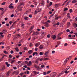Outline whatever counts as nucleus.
<instances>
[{"label":"nucleus","instance_id":"f257e3e1","mask_svg":"<svg viewBox=\"0 0 77 77\" xmlns=\"http://www.w3.org/2000/svg\"><path fill=\"white\" fill-rule=\"evenodd\" d=\"M42 11V9L41 8L37 9L35 11V14H37L39 12H41Z\"/></svg>","mask_w":77,"mask_h":77},{"label":"nucleus","instance_id":"f03ea898","mask_svg":"<svg viewBox=\"0 0 77 77\" xmlns=\"http://www.w3.org/2000/svg\"><path fill=\"white\" fill-rule=\"evenodd\" d=\"M12 3H11L9 6V8L11 9H12L14 8V6H12Z\"/></svg>","mask_w":77,"mask_h":77},{"label":"nucleus","instance_id":"7ed1b4c3","mask_svg":"<svg viewBox=\"0 0 77 77\" xmlns=\"http://www.w3.org/2000/svg\"><path fill=\"white\" fill-rule=\"evenodd\" d=\"M68 60H69V58H67L66 60H65L64 62V65H66V62H68Z\"/></svg>","mask_w":77,"mask_h":77},{"label":"nucleus","instance_id":"20e7f679","mask_svg":"<svg viewBox=\"0 0 77 77\" xmlns=\"http://www.w3.org/2000/svg\"><path fill=\"white\" fill-rule=\"evenodd\" d=\"M34 27V26H31V28L29 29V32H30V34L32 32V30H33V28Z\"/></svg>","mask_w":77,"mask_h":77},{"label":"nucleus","instance_id":"39448f33","mask_svg":"<svg viewBox=\"0 0 77 77\" xmlns=\"http://www.w3.org/2000/svg\"><path fill=\"white\" fill-rule=\"evenodd\" d=\"M56 76V73L54 72L52 73L51 75V77H53Z\"/></svg>","mask_w":77,"mask_h":77},{"label":"nucleus","instance_id":"423d86ee","mask_svg":"<svg viewBox=\"0 0 77 77\" xmlns=\"http://www.w3.org/2000/svg\"><path fill=\"white\" fill-rule=\"evenodd\" d=\"M18 74H19V72H16V71H14L13 72L12 74H15L16 75H18Z\"/></svg>","mask_w":77,"mask_h":77},{"label":"nucleus","instance_id":"0eeeda50","mask_svg":"<svg viewBox=\"0 0 77 77\" xmlns=\"http://www.w3.org/2000/svg\"><path fill=\"white\" fill-rule=\"evenodd\" d=\"M32 64V61H29V63H27V65L28 66H30Z\"/></svg>","mask_w":77,"mask_h":77},{"label":"nucleus","instance_id":"6e6552de","mask_svg":"<svg viewBox=\"0 0 77 77\" xmlns=\"http://www.w3.org/2000/svg\"><path fill=\"white\" fill-rule=\"evenodd\" d=\"M39 58H37L35 61V63H37V64L38 63V61H39Z\"/></svg>","mask_w":77,"mask_h":77},{"label":"nucleus","instance_id":"1a4fd4ad","mask_svg":"<svg viewBox=\"0 0 77 77\" xmlns=\"http://www.w3.org/2000/svg\"><path fill=\"white\" fill-rule=\"evenodd\" d=\"M34 67H35V68H37L38 69H39V66L36 65H35Z\"/></svg>","mask_w":77,"mask_h":77},{"label":"nucleus","instance_id":"9d476101","mask_svg":"<svg viewBox=\"0 0 77 77\" xmlns=\"http://www.w3.org/2000/svg\"><path fill=\"white\" fill-rule=\"evenodd\" d=\"M2 32L4 34H6L7 32V30L6 29H4L2 30Z\"/></svg>","mask_w":77,"mask_h":77},{"label":"nucleus","instance_id":"9b49d317","mask_svg":"<svg viewBox=\"0 0 77 77\" xmlns=\"http://www.w3.org/2000/svg\"><path fill=\"white\" fill-rule=\"evenodd\" d=\"M11 73V71H9L7 73L6 75L7 76H8V75L10 74Z\"/></svg>","mask_w":77,"mask_h":77},{"label":"nucleus","instance_id":"f8f14e48","mask_svg":"<svg viewBox=\"0 0 77 77\" xmlns=\"http://www.w3.org/2000/svg\"><path fill=\"white\" fill-rule=\"evenodd\" d=\"M52 38L53 39H55L56 38V36L55 35H54L52 36Z\"/></svg>","mask_w":77,"mask_h":77},{"label":"nucleus","instance_id":"ddd939ff","mask_svg":"<svg viewBox=\"0 0 77 77\" xmlns=\"http://www.w3.org/2000/svg\"><path fill=\"white\" fill-rule=\"evenodd\" d=\"M3 33L2 32H0V35L1 37H4L5 36V35H3Z\"/></svg>","mask_w":77,"mask_h":77},{"label":"nucleus","instance_id":"4468645a","mask_svg":"<svg viewBox=\"0 0 77 77\" xmlns=\"http://www.w3.org/2000/svg\"><path fill=\"white\" fill-rule=\"evenodd\" d=\"M49 51H48L47 52H45V56H47L48 54V53H49Z\"/></svg>","mask_w":77,"mask_h":77},{"label":"nucleus","instance_id":"2eb2a0df","mask_svg":"<svg viewBox=\"0 0 77 77\" xmlns=\"http://www.w3.org/2000/svg\"><path fill=\"white\" fill-rule=\"evenodd\" d=\"M71 2V0H69L68 2H67L66 5V6H68V5H69V3H70Z\"/></svg>","mask_w":77,"mask_h":77},{"label":"nucleus","instance_id":"dca6fc26","mask_svg":"<svg viewBox=\"0 0 77 77\" xmlns=\"http://www.w3.org/2000/svg\"><path fill=\"white\" fill-rule=\"evenodd\" d=\"M63 74V73H61L59 74H58V75L57 76V77H60L61 75H62Z\"/></svg>","mask_w":77,"mask_h":77},{"label":"nucleus","instance_id":"f3484780","mask_svg":"<svg viewBox=\"0 0 77 77\" xmlns=\"http://www.w3.org/2000/svg\"><path fill=\"white\" fill-rule=\"evenodd\" d=\"M39 45H40V43H38L35 44V47H38V46H39Z\"/></svg>","mask_w":77,"mask_h":77},{"label":"nucleus","instance_id":"a211bd4d","mask_svg":"<svg viewBox=\"0 0 77 77\" xmlns=\"http://www.w3.org/2000/svg\"><path fill=\"white\" fill-rule=\"evenodd\" d=\"M28 53H29V54H32V53H33V51H32V50H29V51L28 52Z\"/></svg>","mask_w":77,"mask_h":77},{"label":"nucleus","instance_id":"6ab92c4d","mask_svg":"<svg viewBox=\"0 0 77 77\" xmlns=\"http://www.w3.org/2000/svg\"><path fill=\"white\" fill-rule=\"evenodd\" d=\"M38 32H34L33 34H32V35H38Z\"/></svg>","mask_w":77,"mask_h":77},{"label":"nucleus","instance_id":"aec40b11","mask_svg":"<svg viewBox=\"0 0 77 77\" xmlns=\"http://www.w3.org/2000/svg\"><path fill=\"white\" fill-rule=\"evenodd\" d=\"M77 1L75 0H73L72 1V3H77Z\"/></svg>","mask_w":77,"mask_h":77},{"label":"nucleus","instance_id":"412c9836","mask_svg":"<svg viewBox=\"0 0 77 77\" xmlns=\"http://www.w3.org/2000/svg\"><path fill=\"white\" fill-rule=\"evenodd\" d=\"M35 54H36V55H38V53L36 52H35L34 53H33L32 54L33 56H34L35 55Z\"/></svg>","mask_w":77,"mask_h":77},{"label":"nucleus","instance_id":"4be33fe9","mask_svg":"<svg viewBox=\"0 0 77 77\" xmlns=\"http://www.w3.org/2000/svg\"><path fill=\"white\" fill-rule=\"evenodd\" d=\"M44 3H45V2H44V1L42 0L41 3L42 5H44Z\"/></svg>","mask_w":77,"mask_h":77},{"label":"nucleus","instance_id":"5701e85b","mask_svg":"<svg viewBox=\"0 0 77 77\" xmlns=\"http://www.w3.org/2000/svg\"><path fill=\"white\" fill-rule=\"evenodd\" d=\"M15 50L17 52L19 51H20V50L18 49V48H15Z\"/></svg>","mask_w":77,"mask_h":77},{"label":"nucleus","instance_id":"b1692460","mask_svg":"<svg viewBox=\"0 0 77 77\" xmlns=\"http://www.w3.org/2000/svg\"><path fill=\"white\" fill-rule=\"evenodd\" d=\"M45 26L46 27H48V26H49V25H48V23H46V22H45Z\"/></svg>","mask_w":77,"mask_h":77},{"label":"nucleus","instance_id":"393cba45","mask_svg":"<svg viewBox=\"0 0 77 77\" xmlns=\"http://www.w3.org/2000/svg\"><path fill=\"white\" fill-rule=\"evenodd\" d=\"M67 20V19H65L64 18L63 20V22H64V23H65V22H66V21Z\"/></svg>","mask_w":77,"mask_h":77},{"label":"nucleus","instance_id":"a878e982","mask_svg":"<svg viewBox=\"0 0 77 77\" xmlns=\"http://www.w3.org/2000/svg\"><path fill=\"white\" fill-rule=\"evenodd\" d=\"M39 48L40 49H42L44 48V47L43 46L41 45L39 47Z\"/></svg>","mask_w":77,"mask_h":77},{"label":"nucleus","instance_id":"bb28decb","mask_svg":"<svg viewBox=\"0 0 77 77\" xmlns=\"http://www.w3.org/2000/svg\"><path fill=\"white\" fill-rule=\"evenodd\" d=\"M39 54L40 55V56H42L44 54V53L43 52H40Z\"/></svg>","mask_w":77,"mask_h":77},{"label":"nucleus","instance_id":"cd10ccee","mask_svg":"<svg viewBox=\"0 0 77 77\" xmlns=\"http://www.w3.org/2000/svg\"><path fill=\"white\" fill-rule=\"evenodd\" d=\"M46 23H51V21H50V20H48V21L46 22Z\"/></svg>","mask_w":77,"mask_h":77},{"label":"nucleus","instance_id":"c85d7f7f","mask_svg":"<svg viewBox=\"0 0 77 77\" xmlns=\"http://www.w3.org/2000/svg\"><path fill=\"white\" fill-rule=\"evenodd\" d=\"M59 24H60V23H59V22H58V23H57L56 24L53 25V26H56V25H57V26H59Z\"/></svg>","mask_w":77,"mask_h":77},{"label":"nucleus","instance_id":"c756f323","mask_svg":"<svg viewBox=\"0 0 77 77\" xmlns=\"http://www.w3.org/2000/svg\"><path fill=\"white\" fill-rule=\"evenodd\" d=\"M67 25L68 26H69L70 25H71V23H70V22H69L67 23Z\"/></svg>","mask_w":77,"mask_h":77},{"label":"nucleus","instance_id":"7c9ffc66","mask_svg":"<svg viewBox=\"0 0 77 77\" xmlns=\"http://www.w3.org/2000/svg\"><path fill=\"white\" fill-rule=\"evenodd\" d=\"M5 4H6V2H3V3H2L1 4V5L2 6H3V5H5Z\"/></svg>","mask_w":77,"mask_h":77},{"label":"nucleus","instance_id":"2f4dec72","mask_svg":"<svg viewBox=\"0 0 77 77\" xmlns=\"http://www.w3.org/2000/svg\"><path fill=\"white\" fill-rule=\"evenodd\" d=\"M24 19L26 20H28V17H24Z\"/></svg>","mask_w":77,"mask_h":77},{"label":"nucleus","instance_id":"473e14b6","mask_svg":"<svg viewBox=\"0 0 77 77\" xmlns=\"http://www.w3.org/2000/svg\"><path fill=\"white\" fill-rule=\"evenodd\" d=\"M4 53H5V54H8V52L6 51H4Z\"/></svg>","mask_w":77,"mask_h":77},{"label":"nucleus","instance_id":"72a5a7b5","mask_svg":"<svg viewBox=\"0 0 77 77\" xmlns=\"http://www.w3.org/2000/svg\"><path fill=\"white\" fill-rule=\"evenodd\" d=\"M39 60L40 61H41H41H42V60H44V59L43 58H42L40 59V58H39Z\"/></svg>","mask_w":77,"mask_h":77},{"label":"nucleus","instance_id":"f704fd0d","mask_svg":"<svg viewBox=\"0 0 77 77\" xmlns=\"http://www.w3.org/2000/svg\"><path fill=\"white\" fill-rule=\"evenodd\" d=\"M17 37H20V36H21V35H20V34H17Z\"/></svg>","mask_w":77,"mask_h":77},{"label":"nucleus","instance_id":"c9c22d12","mask_svg":"<svg viewBox=\"0 0 77 77\" xmlns=\"http://www.w3.org/2000/svg\"><path fill=\"white\" fill-rule=\"evenodd\" d=\"M70 68V67L69 66H68V67L65 69V70H68Z\"/></svg>","mask_w":77,"mask_h":77},{"label":"nucleus","instance_id":"e433bc0d","mask_svg":"<svg viewBox=\"0 0 77 77\" xmlns=\"http://www.w3.org/2000/svg\"><path fill=\"white\" fill-rule=\"evenodd\" d=\"M60 44H61V43H60V42H57V45H59Z\"/></svg>","mask_w":77,"mask_h":77},{"label":"nucleus","instance_id":"4c0bfd02","mask_svg":"<svg viewBox=\"0 0 77 77\" xmlns=\"http://www.w3.org/2000/svg\"><path fill=\"white\" fill-rule=\"evenodd\" d=\"M45 67V65H42L41 66V68H44Z\"/></svg>","mask_w":77,"mask_h":77},{"label":"nucleus","instance_id":"58836bf2","mask_svg":"<svg viewBox=\"0 0 77 77\" xmlns=\"http://www.w3.org/2000/svg\"><path fill=\"white\" fill-rule=\"evenodd\" d=\"M20 75H21V77H22V76H23V75H24V73H23V72H21L20 74Z\"/></svg>","mask_w":77,"mask_h":77},{"label":"nucleus","instance_id":"ea45409f","mask_svg":"<svg viewBox=\"0 0 77 77\" xmlns=\"http://www.w3.org/2000/svg\"><path fill=\"white\" fill-rule=\"evenodd\" d=\"M66 71H65V74H68L69 72V71L67 72V70H65Z\"/></svg>","mask_w":77,"mask_h":77},{"label":"nucleus","instance_id":"a19ab883","mask_svg":"<svg viewBox=\"0 0 77 77\" xmlns=\"http://www.w3.org/2000/svg\"><path fill=\"white\" fill-rule=\"evenodd\" d=\"M64 11H68V8H64Z\"/></svg>","mask_w":77,"mask_h":77},{"label":"nucleus","instance_id":"79ce46f5","mask_svg":"<svg viewBox=\"0 0 77 77\" xmlns=\"http://www.w3.org/2000/svg\"><path fill=\"white\" fill-rule=\"evenodd\" d=\"M24 50H28V48L27 47H25L24 48Z\"/></svg>","mask_w":77,"mask_h":77},{"label":"nucleus","instance_id":"37998d69","mask_svg":"<svg viewBox=\"0 0 77 77\" xmlns=\"http://www.w3.org/2000/svg\"><path fill=\"white\" fill-rule=\"evenodd\" d=\"M17 22L16 21H15L14 23L13 24V25H12V26L11 27H11H12V26H14V24H15V23H16V22Z\"/></svg>","mask_w":77,"mask_h":77},{"label":"nucleus","instance_id":"c03bdc74","mask_svg":"<svg viewBox=\"0 0 77 77\" xmlns=\"http://www.w3.org/2000/svg\"><path fill=\"white\" fill-rule=\"evenodd\" d=\"M69 12L70 13H71V12H72V9H71L69 10Z\"/></svg>","mask_w":77,"mask_h":77},{"label":"nucleus","instance_id":"a18cd8bd","mask_svg":"<svg viewBox=\"0 0 77 77\" xmlns=\"http://www.w3.org/2000/svg\"><path fill=\"white\" fill-rule=\"evenodd\" d=\"M48 59H49L48 58H45L44 59V60H48Z\"/></svg>","mask_w":77,"mask_h":77},{"label":"nucleus","instance_id":"49530a36","mask_svg":"<svg viewBox=\"0 0 77 77\" xmlns=\"http://www.w3.org/2000/svg\"><path fill=\"white\" fill-rule=\"evenodd\" d=\"M10 53H11V54H13V53H14V51H11Z\"/></svg>","mask_w":77,"mask_h":77},{"label":"nucleus","instance_id":"de8ad7c7","mask_svg":"<svg viewBox=\"0 0 77 77\" xmlns=\"http://www.w3.org/2000/svg\"><path fill=\"white\" fill-rule=\"evenodd\" d=\"M43 75H46V74H47V72H44L43 73Z\"/></svg>","mask_w":77,"mask_h":77},{"label":"nucleus","instance_id":"09e8293b","mask_svg":"<svg viewBox=\"0 0 77 77\" xmlns=\"http://www.w3.org/2000/svg\"><path fill=\"white\" fill-rule=\"evenodd\" d=\"M3 58H4L5 57H8V56L7 55H5L3 56Z\"/></svg>","mask_w":77,"mask_h":77},{"label":"nucleus","instance_id":"8fccbe9b","mask_svg":"<svg viewBox=\"0 0 77 77\" xmlns=\"http://www.w3.org/2000/svg\"><path fill=\"white\" fill-rule=\"evenodd\" d=\"M47 38H50V34L48 35L47 36Z\"/></svg>","mask_w":77,"mask_h":77},{"label":"nucleus","instance_id":"3c124183","mask_svg":"<svg viewBox=\"0 0 77 77\" xmlns=\"http://www.w3.org/2000/svg\"><path fill=\"white\" fill-rule=\"evenodd\" d=\"M0 10L1 11H4V9H3V8H0Z\"/></svg>","mask_w":77,"mask_h":77},{"label":"nucleus","instance_id":"603ef678","mask_svg":"<svg viewBox=\"0 0 77 77\" xmlns=\"http://www.w3.org/2000/svg\"><path fill=\"white\" fill-rule=\"evenodd\" d=\"M11 34H10L9 35H8V38H11Z\"/></svg>","mask_w":77,"mask_h":77},{"label":"nucleus","instance_id":"864d4df0","mask_svg":"<svg viewBox=\"0 0 77 77\" xmlns=\"http://www.w3.org/2000/svg\"><path fill=\"white\" fill-rule=\"evenodd\" d=\"M25 24H24V23L23 22H22V24H21V26H24Z\"/></svg>","mask_w":77,"mask_h":77},{"label":"nucleus","instance_id":"5fc2aeb1","mask_svg":"<svg viewBox=\"0 0 77 77\" xmlns=\"http://www.w3.org/2000/svg\"><path fill=\"white\" fill-rule=\"evenodd\" d=\"M60 35H61V33H60L58 34V35L57 37H59V36H60Z\"/></svg>","mask_w":77,"mask_h":77},{"label":"nucleus","instance_id":"6e6d98bb","mask_svg":"<svg viewBox=\"0 0 77 77\" xmlns=\"http://www.w3.org/2000/svg\"><path fill=\"white\" fill-rule=\"evenodd\" d=\"M62 39V38L61 37H57V39Z\"/></svg>","mask_w":77,"mask_h":77},{"label":"nucleus","instance_id":"4d7b16f0","mask_svg":"<svg viewBox=\"0 0 77 77\" xmlns=\"http://www.w3.org/2000/svg\"><path fill=\"white\" fill-rule=\"evenodd\" d=\"M58 5H59L58 4H56L55 5V6L56 8H57V6H58Z\"/></svg>","mask_w":77,"mask_h":77},{"label":"nucleus","instance_id":"13d9d810","mask_svg":"<svg viewBox=\"0 0 77 77\" xmlns=\"http://www.w3.org/2000/svg\"><path fill=\"white\" fill-rule=\"evenodd\" d=\"M21 62H22L20 61H18L17 62V63H18V64H19V63H21Z\"/></svg>","mask_w":77,"mask_h":77},{"label":"nucleus","instance_id":"bf43d9fd","mask_svg":"<svg viewBox=\"0 0 77 77\" xmlns=\"http://www.w3.org/2000/svg\"><path fill=\"white\" fill-rule=\"evenodd\" d=\"M67 45H68V44H67V43H65L64 44V46L65 47L67 46Z\"/></svg>","mask_w":77,"mask_h":77},{"label":"nucleus","instance_id":"052dcab7","mask_svg":"<svg viewBox=\"0 0 77 77\" xmlns=\"http://www.w3.org/2000/svg\"><path fill=\"white\" fill-rule=\"evenodd\" d=\"M50 72H51V71H48L47 72V74H48Z\"/></svg>","mask_w":77,"mask_h":77},{"label":"nucleus","instance_id":"680f3d73","mask_svg":"<svg viewBox=\"0 0 77 77\" xmlns=\"http://www.w3.org/2000/svg\"><path fill=\"white\" fill-rule=\"evenodd\" d=\"M66 32H70V30H69V29H68L66 30Z\"/></svg>","mask_w":77,"mask_h":77},{"label":"nucleus","instance_id":"e2e57ef3","mask_svg":"<svg viewBox=\"0 0 77 77\" xmlns=\"http://www.w3.org/2000/svg\"><path fill=\"white\" fill-rule=\"evenodd\" d=\"M58 19H59V17H56L55 18V20H57Z\"/></svg>","mask_w":77,"mask_h":77},{"label":"nucleus","instance_id":"0e129e2a","mask_svg":"<svg viewBox=\"0 0 77 77\" xmlns=\"http://www.w3.org/2000/svg\"><path fill=\"white\" fill-rule=\"evenodd\" d=\"M13 69H17V68L16 67H14Z\"/></svg>","mask_w":77,"mask_h":77},{"label":"nucleus","instance_id":"69168bd1","mask_svg":"<svg viewBox=\"0 0 77 77\" xmlns=\"http://www.w3.org/2000/svg\"><path fill=\"white\" fill-rule=\"evenodd\" d=\"M54 53H55V51H52V54H54Z\"/></svg>","mask_w":77,"mask_h":77},{"label":"nucleus","instance_id":"338daca9","mask_svg":"<svg viewBox=\"0 0 77 77\" xmlns=\"http://www.w3.org/2000/svg\"><path fill=\"white\" fill-rule=\"evenodd\" d=\"M53 4L51 2H50V4H49L50 6H51V5H52V4Z\"/></svg>","mask_w":77,"mask_h":77},{"label":"nucleus","instance_id":"774afa93","mask_svg":"<svg viewBox=\"0 0 77 77\" xmlns=\"http://www.w3.org/2000/svg\"><path fill=\"white\" fill-rule=\"evenodd\" d=\"M74 26H76V27H77V24H76V23H74Z\"/></svg>","mask_w":77,"mask_h":77}]
</instances>
